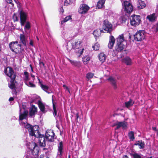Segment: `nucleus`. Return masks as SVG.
<instances>
[{"instance_id":"1","label":"nucleus","mask_w":158,"mask_h":158,"mask_svg":"<svg viewBox=\"0 0 158 158\" xmlns=\"http://www.w3.org/2000/svg\"><path fill=\"white\" fill-rule=\"evenodd\" d=\"M28 113V111L24 109L22 113L21 110L20 108L19 113L20 124L23 127L28 129L30 136L39 138L38 143L40 147H45L46 142H47L46 140L44 135L40 133L39 126L37 125L32 126L27 122H23L22 121L23 119H26Z\"/></svg>"},{"instance_id":"2","label":"nucleus","mask_w":158,"mask_h":158,"mask_svg":"<svg viewBox=\"0 0 158 158\" xmlns=\"http://www.w3.org/2000/svg\"><path fill=\"white\" fill-rule=\"evenodd\" d=\"M127 42L125 40L123 34L119 35L116 39V45L115 49L117 52L125 51L127 48Z\"/></svg>"},{"instance_id":"3","label":"nucleus","mask_w":158,"mask_h":158,"mask_svg":"<svg viewBox=\"0 0 158 158\" xmlns=\"http://www.w3.org/2000/svg\"><path fill=\"white\" fill-rule=\"evenodd\" d=\"M102 28L107 33H110L113 30L112 24L108 20H104L102 24Z\"/></svg>"},{"instance_id":"4","label":"nucleus","mask_w":158,"mask_h":158,"mask_svg":"<svg viewBox=\"0 0 158 158\" xmlns=\"http://www.w3.org/2000/svg\"><path fill=\"white\" fill-rule=\"evenodd\" d=\"M55 134L53 131L47 130L45 134V137L46 138V141L47 142L48 145L49 143H52L54 141V135ZM50 144L49 145H50Z\"/></svg>"},{"instance_id":"5","label":"nucleus","mask_w":158,"mask_h":158,"mask_svg":"<svg viewBox=\"0 0 158 158\" xmlns=\"http://www.w3.org/2000/svg\"><path fill=\"white\" fill-rule=\"evenodd\" d=\"M130 20L131 25L134 26H136L139 24L141 18L139 15H133L130 17Z\"/></svg>"},{"instance_id":"6","label":"nucleus","mask_w":158,"mask_h":158,"mask_svg":"<svg viewBox=\"0 0 158 158\" xmlns=\"http://www.w3.org/2000/svg\"><path fill=\"white\" fill-rule=\"evenodd\" d=\"M145 31L144 30L138 31L134 35V40L137 41H140L145 38Z\"/></svg>"},{"instance_id":"7","label":"nucleus","mask_w":158,"mask_h":158,"mask_svg":"<svg viewBox=\"0 0 158 158\" xmlns=\"http://www.w3.org/2000/svg\"><path fill=\"white\" fill-rule=\"evenodd\" d=\"M122 2H123V7L125 13H130L133 10V7L131 4L126 0H121Z\"/></svg>"},{"instance_id":"8","label":"nucleus","mask_w":158,"mask_h":158,"mask_svg":"<svg viewBox=\"0 0 158 158\" xmlns=\"http://www.w3.org/2000/svg\"><path fill=\"white\" fill-rule=\"evenodd\" d=\"M33 144V149L29 152V153L27 152V154L30 155L31 157H36L38 156L39 152V148L35 143H34Z\"/></svg>"},{"instance_id":"9","label":"nucleus","mask_w":158,"mask_h":158,"mask_svg":"<svg viewBox=\"0 0 158 158\" xmlns=\"http://www.w3.org/2000/svg\"><path fill=\"white\" fill-rule=\"evenodd\" d=\"M4 73L10 79H15L16 78V74L14 73L13 69L11 67H8L5 68L4 70Z\"/></svg>"},{"instance_id":"10","label":"nucleus","mask_w":158,"mask_h":158,"mask_svg":"<svg viewBox=\"0 0 158 158\" xmlns=\"http://www.w3.org/2000/svg\"><path fill=\"white\" fill-rule=\"evenodd\" d=\"M19 15L21 25L24 26L28 18L27 13L23 10H21Z\"/></svg>"},{"instance_id":"11","label":"nucleus","mask_w":158,"mask_h":158,"mask_svg":"<svg viewBox=\"0 0 158 158\" xmlns=\"http://www.w3.org/2000/svg\"><path fill=\"white\" fill-rule=\"evenodd\" d=\"M89 9V7L86 4H83L80 6L79 12L81 14H86Z\"/></svg>"},{"instance_id":"12","label":"nucleus","mask_w":158,"mask_h":158,"mask_svg":"<svg viewBox=\"0 0 158 158\" xmlns=\"http://www.w3.org/2000/svg\"><path fill=\"white\" fill-rule=\"evenodd\" d=\"M57 155L60 158L63 153V143L62 141H59V143L57 144Z\"/></svg>"},{"instance_id":"13","label":"nucleus","mask_w":158,"mask_h":158,"mask_svg":"<svg viewBox=\"0 0 158 158\" xmlns=\"http://www.w3.org/2000/svg\"><path fill=\"white\" fill-rule=\"evenodd\" d=\"M107 80L110 82L114 89H116L117 88V80L115 78L112 76H110Z\"/></svg>"},{"instance_id":"14","label":"nucleus","mask_w":158,"mask_h":158,"mask_svg":"<svg viewBox=\"0 0 158 158\" xmlns=\"http://www.w3.org/2000/svg\"><path fill=\"white\" fill-rule=\"evenodd\" d=\"M82 42L81 41L78 40L74 41L72 44V48L73 49H77L81 47V44Z\"/></svg>"},{"instance_id":"15","label":"nucleus","mask_w":158,"mask_h":158,"mask_svg":"<svg viewBox=\"0 0 158 158\" xmlns=\"http://www.w3.org/2000/svg\"><path fill=\"white\" fill-rule=\"evenodd\" d=\"M115 125L116 126V127L115 128V130L118 129L121 127H122L123 129H124L127 127V123L124 121L118 122Z\"/></svg>"},{"instance_id":"16","label":"nucleus","mask_w":158,"mask_h":158,"mask_svg":"<svg viewBox=\"0 0 158 158\" xmlns=\"http://www.w3.org/2000/svg\"><path fill=\"white\" fill-rule=\"evenodd\" d=\"M134 145H138L139 146V149H143L145 147V144L144 141L142 140L136 141L134 144Z\"/></svg>"},{"instance_id":"17","label":"nucleus","mask_w":158,"mask_h":158,"mask_svg":"<svg viewBox=\"0 0 158 158\" xmlns=\"http://www.w3.org/2000/svg\"><path fill=\"white\" fill-rule=\"evenodd\" d=\"M24 29L26 32L28 33L29 32L31 28V23L29 21H26V22L24 24Z\"/></svg>"},{"instance_id":"18","label":"nucleus","mask_w":158,"mask_h":158,"mask_svg":"<svg viewBox=\"0 0 158 158\" xmlns=\"http://www.w3.org/2000/svg\"><path fill=\"white\" fill-rule=\"evenodd\" d=\"M115 40L113 36L111 35L110 37V40L108 47L109 48L111 49L112 48L115 43Z\"/></svg>"},{"instance_id":"19","label":"nucleus","mask_w":158,"mask_h":158,"mask_svg":"<svg viewBox=\"0 0 158 158\" xmlns=\"http://www.w3.org/2000/svg\"><path fill=\"white\" fill-rule=\"evenodd\" d=\"M146 6V4L144 1L139 0L137 2V8L138 9H141L144 8Z\"/></svg>"},{"instance_id":"20","label":"nucleus","mask_w":158,"mask_h":158,"mask_svg":"<svg viewBox=\"0 0 158 158\" xmlns=\"http://www.w3.org/2000/svg\"><path fill=\"white\" fill-rule=\"evenodd\" d=\"M27 41V39L24 35L23 34H20L19 43H22L24 46H26Z\"/></svg>"},{"instance_id":"21","label":"nucleus","mask_w":158,"mask_h":158,"mask_svg":"<svg viewBox=\"0 0 158 158\" xmlns=\"http://www.w3.org/2000/svg\"><path fill=\"white\" fill-rule=\"evenodd\" d=\"M15 79H10V82L8 83V86L12 89H15V83L16 82L15 81Z\"/></svg>"},{"instance_id":"22","label":"nucleus","mask_w":158,"mask_h":158,"mask_svg":"<svg viewBox=\"0 0 158 158\" xmlns=\"http://www.w3.org/2000/svg\"><path fill=\"white\" fill-rule=\"evenodd\" d=\"M68 60L70 62L72 65L77 68H79L81 66V64L79 61L72 60L69 58H67Z\"/></svg>"},{"instance_id":"23","label":"nucleus","mask_w":158,"mask_h":158,"mask_svg":"<svg viewBox=\"0 0 158 158\" xmlns=\"http://www.w3.org/2000/svg\"><path fill=\"white\" fill-rule=\"evenodd\" d=\"M37 108L35 106L32 105L30 109L29 114L30 116H32L34 115L37 112Z\"/></svg>"},{"instance_id":"24","label":"nucleus","mask_w":158,"mask_h":158,"mask_svg":"<svg viewBox=\"0 0 158 158\" xmlns=\"http://www.w3.org/2000/svg\"><path fill=\"white\" fill-rule=\"evenodd\" d=\"M16 46H17V45L16 44H15L14 42H10L9 45V47L10 50L12 52L17 53Z\"/></svg>"},{"instance_id":"25","label":"nucleus","mask_w":158,"mask_h":158,"mask_svg":"<svg viewBox=\"0 0 158 158\" xmlns=\"http://www.w3.org/2000/svg\"><path fill=\"white\" fill-rule=\"evenodd\" d=\"M157 18V16L155 13L148 15L147 17V19H148L149 21L152 22L155 21Z\"/></svg>"},{"instance_id":"26","label":"nucleus","mask_w":158,"mask_h":158,"mask_svg":"<svg viewBox=\"0 0 158 158\" xmlns=\"http://www.w3.org/2000/svg\"><path fill=\"white\" fill-rule=\"evenodd\" d=\"M123 62L125 63L127 65H131L132 64L131 59L129 57L127 56L125 57L123 60Z\"/></svg>"},{"instance_id":"27","label":"nucleus","mask_w":158,"mask_h":158,"mask_svg":"<svg viewBox=\"0 0 158 158\" xmlns=\"http://www.w3.org/2000/svg\"><path fill=\"white\" fill-rule=\"evenodd\" d=\"M134 103V101L132 99H130L129 101L125 102V105L127 108H129L132 106Z\"/></svg>"},{"instance_id":"28","label":"nucleus","mask_w":158,"mask_h":158,"mask_svg":"<svg viewBox=\"0 0 158 158\" xmlns=\"http://www.w3.org/2000/svg\"><path fill=\"white\" fill-rule=\"evenodd\" d=\"M54 96V95H52V102L53 108V114L55 118H56L57 116V111H56V106H55L56 103L54 101V100H53V98Z\"/></svg>"},{"instance_id":"29","label":"nucleus","mask_w":158,"mask_h":158,"mask_svg":"<svg viewBox=\"0 0 158 158\" xmlns=\"http://www.w3.org/2000/svg\"><path fill=\"white\" fill-rule=\"evenodd\" d=\"M38 105L40 111L44 113H45V105L41 101H39L38 102Z\"/></svg>"},{"instance_id":"30","label":"nucleus","mask_w":158,"mask_h":158,"mask_svg":"<svg viewBox=\"0 0 158 158\" xmlns=\"http://www.w3.org/2000/svg\"><path fill=\"white\" fill-rule=\"evenodd\" d=\"M41 87L42 89L48 94H50L52 93V91L49 89V87L43 84H41Z\"/></svg>"},{"instance_id":"31","label":"nucleus","mask_w":158,"mask_h":158,"mask_svg":"<svg viewBox=\"0 0 158 158\" xmlns=\"http://www.w3.org/2000/svg\"><path fill=\"white\" fill-rule=\"evenodd\" d=\"M98 57L99 60L102 63H103L105 61L106 59V56L103 53H101L99 54Z\"/></svg>"},{"instance_id":"32","label":"nucleus","mask_w":158,"mask_h":158,"mask_svg":"<svg viewBox=\"0 0 158 158\" xmlns=\"http://www.w3.org/2000/svg\"><path fill=\"white\" fill-rule=\"evenodd\" d=\"M105 0H99L98 2L97 7L99 9L102 8L104 6Z\"/></svg>"},{"instance_id":"33","label":"nucleus","mask_w":158,"mask_h":158,"mask_svg":"<svg viewBox=\"0 0 158 158\" xmlns=\"http://www.w3.org/2000/svg\"><path fill=\"white\" fill-rule=\"evenodd\" d=\"M24 83L26 85L29 87L32 88L35 87V85L32 83V81H24Z\"/></svg>"},{"instance_id":"34","label":"nucleus","mask_w":158,"mask_h":158,"mask_svg":"<svg viewBox=\"0 0 158 158\" xmlns=\"http://www.w3.org/2000/svg\"><path fill=\"white\" fill-rule=\"evenodd\" d=\"M130 154L133 158H142V155L139 154L135 152L130 153Z\"/></svg>"},{"instance_id":"35","label":"nucleus","mask_w":158,"mask_h":158,"mask_svg":"<svg viewBox=\"0 0 158 158\" xmlns=\"http://www.w3.org/2000/svg\"><path fill=\"white\" fill-rule=\"evenodd\" d=\"M71 16L70 15L67 16L63 20H61V21L60 24L61 25H63L64 23L67 22V21L69 20H71Z\"/></svg>"},{"instance_id":"36","label":"nucleus","mask_w":158,"mask_h":158,"mask_svg":"<svg viewBox=\"0 0 158 158\" xmlns=\"http://www.w3.org/2000/svg\"><path fill=\"white\" fill-rule=\"evenodd\" d=\"M90 60L89 56H86L82 58V60L85 64H87Z\"/></svg>"},{"instance_id":"37","label":"nucleus","mask_w":158,"mask_h":158,"mask_svg":"<svg viewBox=\"0 0 158 158\" xmlns=\"http://www.w3.org/2000/svg\"><path fill=\"white\" fill-rule=\"evenodd\" d=\"M128 136L129 138L132 141L134 140L135 138L134 136V133L132 131H131L129 132Z\"/></svg>"},{"instance_id":"38","label":"nucleus","mask_w":158,"mask_h":158,"mask_svg":"<svg viewBox=\"0 0 158 158\" xmlns=\"http://www.w3.org/2000/svg\"><path fill=\"white\" fill-rule=\"evenodd\" d=\"M93 35L96 37H99L100 35V32L99 30H95L93 32Z\"/></svg>"},{"instance_id":"39","label":"nucleus","mask_w":158,"mask_h":158,"mask_svg":"<svg viewBox=\"0 0 158 158\" xmlns=\"http://www.w3.org/2000/svg\"><path fill=\"white\" fill-rule=\"evenodd\" d=\"M100 45L98 43H96L93 46L94 49L95 50H98L99 48Z\"/></svg>"},{"instance_id":"40","label":"nucleus","mask_w":158,"mask_h":158,"mask_svg":"<svg viewBox=\"0 0 158 158\" xmlns=\"http://www.w3.org/2000/svg\"><path fill=\"white\" fill-rule=\"evenodd\" d=\"M24 81H28V80L29 79L28 77V73L27 72H24Z\"/></svg>"},{"instance_id":"41","label":"nucleus","mask_w":158,"mask_h":158,"mask_svg":"<svg viewBox=\"0 0 158 158\" xmlns=\"http://www.w3.org/2000/svg\"><path fill=\"white\" fill-rule=\"evenodd\" d=\"M152 29L155 33L156 32L158 31V23L153 26Z\"/></svg>"},{"instance_id":"42","label":"nucleus","mask_w":158,"mask_h":158,"mask_svg":"<svg viewBox=\"0 0 158 158\" xmlns=\"http://www.w3.org/2000/svg\"><path fill=\"white\" fill-rule=\"evenodd\" d=\"M73 1V0H65L64 3V5L68 6L72 3Z\"/></svg>"},{"instance_id":"43","label":"nucleus","mask_w":158,"mask_h":158,"mask_svg":"<svg viewBox=\"0 0 158 158\" xmlns=\"http://www.w3.org/2000/svg\"><path fill=\"white\" fill-rule=\"evenodd\" d=\"M64 45H65V48L66 49V50H67L68 52H69L70 50L71 49V48L69 47V46L68 44V43H65Z\"/></svg>"},{"instance_id":"44","label":"nucleus","mask_w":158,"mask_h":158,"mask_svg":"<svg viewBox=\"0 0 158 158\" xmlns=\"http://www.w3.org/2000/svg\"><path fill=\"white\" fill-rule=\"evenodd\" d=\"M94 74L91 73H87L86 75V77L88 79H90L93 77Z\"/></svg>"},{"instance_id":"45","label":"nucleus","mask_w":158,"mask_h":158,"mask_svg":"<svg viewBox=\"0 0 158 158\" xmlns=\"http://www.w3.org/2000/svg\"><path fill=\"white\" fill-rule=\"evenodd\" d=\"M63 87L65 89L66 91H67L69 93H70V90L67 86H66L65 85H63Z\"/></svg>"},{"instance_id":"46","label":"nucleus","mask_w":158,"mask_h":158,"mask_svg":"<svg viewBox=\"0 0 158 158\" xmlns=\"http://www.w3.org/2000/svg\"><path fill=\"white\" fill-rule=\"evenodd\" d=\"M84 50V49L83 48H82L81 50L80 49L78 51V52L80 54L79 56L81 55L82 54V53L83 52Z\"/></svg>"},{"instance_id":"47","label":"nucleus","mask_w":158,"mask_h":158,"mask_svg":"<svg viewBox=\"0 0 158 158\" xmlns=\"http://www.w3.org/2000/svg\"><path fill=\"white\" fill-rule=\"evenodd\" d=\"M6 1L7 2L11 4L12 6H14V4L12 2V0H6Z\"/></svg>"},{"instance_id":"48","label":"nucleus","mask_w":158,"mask_h":158,"mask_svg":"<svg viewBox=\"0 0 158 158\" xmlns=\"http://www.w3.org/2000/svg\"><path fill=\"white\" fill-rule=\"evenodd\" d=\"M29 44L30 45H31V46L34 47L33 41L31 39L30 40Z\"/></svg>"},{"instance_id":"49","label":"nucleus","mask_w":158,"mask_h":158,"mask_svg":"<svg viewBox=\"0 0 158 158\" xmlns=\"http://www.w3.org/2000/svg\"><path fill=\"white\" fill-rule=\"evenodd\" d=\"M60 13H61V14H63V13L64 12V10L63 7L62 6H61L60 7Z\"/></svg>"},{"instance_id":"50","label":"nucleus","mask_w":158,"mask_h":158,"mask_svg":"<svg viewBox=\"0 0 158 158\" xmlns=\"http://www.w3.org/2000/svg\"><path fill=\"white\" fill-rule=\"evenodd\" d=\"M39 64L40 65H43L44 67V63L42 62L40 60H39Z\"/></svg>"},{"instance_id":"51","label":"nucleus","mask_w":158,"mask_h":158,"mask_svg":"<svg viewBox=\"0 0 158 158\" xmlns=\"http://www.w3.org/2000/svg\"><path fill=\"white\" fill-rule=\"evenodd\" d=\"M25 158H31L30 155L26 154L25 156Z\"/></svg>"},{"instance_id":"52","label":"nucleus","mask_w":158,"mask_h":158,"mask_svg":"<svg viewBox=\"0 0 158 158\" xmlns=\"http://www.w3.org/2000/svg\"><path fill=\"white\" fill-rule=\"evenodd\" d=\"M14 42L15 43V44H16L17 46H19L20 47H21V45L20 44H18V42L17 41H16L15 42Z\"/></svg>"},{"instance_id":"53","label":"nucleus","mask_w":158,"mask_h":158,"mask_svg":"<svg viewBox=\"0 0 158 158\" xmlns=\"http://www.w3.org/2000/svg\"><path fill=\"white\" fill-rule=\"evenodd\" d=\"M14 100V99L13 97H10L9 99V101L10 102L12 101H13Z\"/></svg>"},{"instance_id":"54","label":"nucleus","mask_w":158,"mask_h":158,"mask_svg":"<svg viewBox=\"0 0 158 158\" xmlns=\"http://www.w3.org/2000/svg\"><path fill=\"white\" fill-rule=\"evenodd\" d=\"M43 151H46L45 152L46 154L47 153V152H48V149L47 148H44L43 149Z\"/></svg>"},{"instance_id":"55","label":"nucleus","mask_w":158,"mask_h":158,"mask_svg":"<svg viewBox=\"0 0 158 158\" xmlns=\"http://www.w3.org/2000/svg\"><path fill=\"white\" fill-rule=\"evenodd\" d=\"M17 118H15V116H13L11 118V120H17Z\"/></svg>"},{"instance_id":"56","label":"nucleus","mask_w":158,"mask_h":158,"mask_svg":"<svg viewBox=\"0 0 158 158\" xmlns=\"http://www.w3.org/2000/svg\"><path fill=\"white\" fill-rule=\"evenodd\" d=\"M44 155L42 154L41 155H40V156L38 158H44Z\"/></svg>"},{"instance_id":"57","label":"nucleus","mask_w":158,"mask_h":158,"mask_svg":"<svg viewBox=\"0 0 158 158\" xmlns=\"http://www.w3.org/2000/svg\"><path fill=\"white\" fill-rule=\"evenodd\" d=\"M152 129L153 131H156V127H152Z\"/></svg>"},{"instance_id":"58","label":"nucleus","mask_w":158,"mask_h":158,"mask_svg":"<svg viewBox=\"0 0 158 158\" xmlns=\"http://www.w3.org/2000/svg\"><path fill=\"white\" fill-rule=\"evenodd\" d=\"M31 77L32 78L33 81L35 79V76L33 75H31Z\"/></svg>"},{"instance_id":"59","label":"nucleus","mask_w":158,"mask_h":158,"mask_svg":"<svg viewBox=\"0 0 158 158\" xmlns=\"http://www.w3.org/2000/svg\"><path fill=\"white\" fill-rule=\"evenodd\" d=\"M123 158H129V157H128V156L127 155H125L123 156Z\"/></svg>"},{"instance_id":"60","label":"nucleus","mask_w":158,"mask_h":158,"mask_svg":"<svg viewBox=\"0 0 158 158\" xmlns=\"http://www.w3.org/2000/svg\"><path fill=\"white\" fill-rule=\"evenodd\" d=\"M76 117H77V120L78 117H79V115H78V114L77 113L76 114Z\"/></svg>"},{"instance_id":"61","label":"nucleus","mask_w":158,"mask_h":158,"mask_svg":"<svg viewBox=\"0 0 158 158\" xmlns=\"http://www.w3.org/2000/svg\"><path fill=\"white\" fill-rule=\"evenodd\" d=\"M27 141H26V144L27 145H29V144L30 143H30H28V142H27Z\"/></svg>"},{"instance_id":"62","label":"nucleus","mask_w":158,"mask_h":158,"mask_svg":"<svg viewBox=\"0 0 158 158\" xmlns=\"http://www.w3.org/2000/svg\"><path fill=\"white\" fill-rule=\"evenodd\" d=\"M99 31H100V33H102V32H103V31L102 30H99Z\"/></svg>"},{"instance_id":"63","label":"nucleus","mask_w":158,"mask_h":158,"mask_svg":"<svg viewBox=\"0 0 158 158\" xmlns=\"http://www.w3.org/2000/svg\"><path fill=\"white\" fill-rule=\"evenodd\" d=\"M36 38H37V39L38 40H39V38L38 37H37V36H36Z\"/></svg>"},{"instance_id":"64","label":"nucleus","mask_w":158,"mask_h":158,"mask_svg":"<svg viewBox=\"0 0 158 158\" xmlns=\"http://www.w3.org/2000/svg\"><path fill=\"white\" fill-rule=\"evenodd\" d=\"M68 158H70V155H69V156Z\"/></svg>"}]
</instances>
